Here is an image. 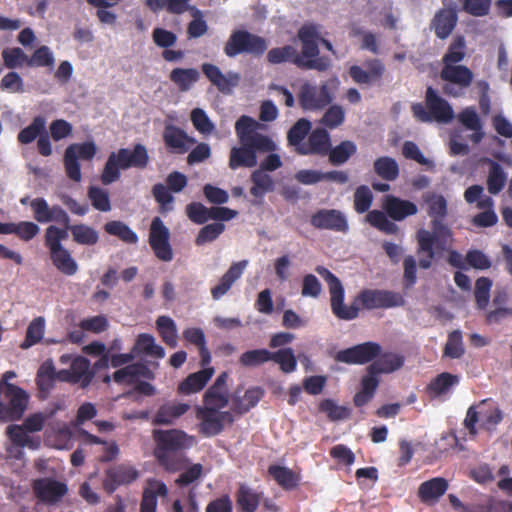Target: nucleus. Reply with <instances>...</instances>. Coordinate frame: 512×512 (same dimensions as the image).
Listing matches in <instances>:
<instances>
[{
  "label": "nucleus",
  "instance_id": "obj_1",
  "mask_svg": "<svg viewBox=\"0 0 512 512\" xmlns=\"http://www.w3.org/2000/svg\"><path fill=\"white\" fill-rule=\"evenodd\" d=\"M428 204V215L432 218L431 229L428 231L420 229L416 234L418 242L417 254L425 256L419 258V266L422 269H429L435 258V250L444 251L452 242V233L447 225L443 223L447 216V201L442 195L431 194L424 196Z\"/></svg>",
  "mask_w": 512,
  "mask_h": 512
},
{
  "label": "nucleus",
  "instance_id": "obj_2",
  "mask_svg": "<svg viewBox=\"0 0 512 512\" xmlns=\"http://www.w3.org/2000/svg\"><path fill=\"white\" fill-rule=\"evenodd\" d=\"M262 124L250 116L242 115L235 123V132L240 146L230 150L229 167L236 170L240 167L252 168L257 165V153L273 152L275 142L258 130Z\"/></svg>",
  "mask_w": 512,
  "mask_h": 512
},
{
  "label": "nucleus",
  "instance_id": "obj_3",
  "mask_svg": "<svg viewBox=\"0 0 512 512\" xmlns=\"http://www.w3.org/2000/svg\"><path fill=\"white\" fill-rule=\"evenodd\" d=\"M466 56V42L462 35H457L450 43L442 58L440 78L445 82L443 92L453 98L463 97L474 80L470 68L459 64Z\"/></svg>",
  "mask_w": 512,
  "mask_h": 512
},
{
  "label": "nucleus",
  "instance_id": "obj_4",
  "mask_svg": "<svg viewBox=\"0 0 512 512\" xmlns=\"http://www.w3.org/2000/svg\"><path fill=\"white\" fill-rule=\"evenodd\" d=\"M152 436L156 444L154 456L159 465L168 472L181 470L183 460L179 453L193 446L194 437L179 429H155Z\"/></svg>",
  "mask_w": 512,
  "mask_h": 512
},
{
  "label": "nucleus",
  "instance_id": "obj_5",
  "mask_svg": "<svg viewBox=\"0 0 512 512\" xmlns=\"http://www.w3.org/2000/svg\"><path fill=\"white\" fill-rule=\"evenodd\" d=\"M149 159L148 151L143 144H136L133 149L120 148L116 152H111L100 175L101 183L110 185L118 181L121 170L145 169Z\"/></svg>",
  "mask_w": 512,
  "mask_h": 512
},
{
  "label": "nucleus",
  "instance_id": "obj_6",
  "mask_svg": "<svg viewBox=\"0 0 512 512\" xmlns=\"http://www.w3.org/2000/svg\"><path fill=\"white\" fill-rule=\"evenodd\" d=\"M411 112L413 117L422 123L448 124L455 118L451 104L432 86L426 88L424 103H413Z\"/></svg>",
  "mask_w": 512,
  "mask_h": 512
},
{
  "label": "nucleus",
  "instance_id": "obj_7",
  "mask_svg": "<svg viewBox=\"0 0 512 512\" xmlns=\"http://www.w3.org/2000/svg\"><path fill=\"white\" fill-rule=\"evenodd\" d=\"M267 40L247 30H234L224 45L226 56L233 58L240 54L261 57L267 50Z\"/></svg>",
  "mask_w": 512,
  "mask_h": 512
},
{
  "label": "nucleus",
  "instance_id": "obj_8",
  "mask_svg": "<svg viewBox=\"0 0 512 512\" xmlns=\"http://www.w3.org/2000/svg\"><path fill=\"white\" fill-rule=\"evenodd\" d=\"M315 271L327 282L330 293L331 310L341 320H353L358 317L359 307L344 304V288L340 279L324 266H317Z\"/></svg>",
  "mask_w": 512,
  "mask_h": 512
},
{
  "label": "nucleus",
  "instance_id": "obj_9",
  "mask_svg": "<svg viewBox=\"0 0 512 512\" xmlns=\"http://www.w3.org/2000/svg\"><path fill=\"white\" fill-rule=\"evenodd\" d=\"M267 61L270 64L289 62L302 70L326 71L330 67L329 59L306 60L300 57L297 49L292 45L272 48L267 53Z\"/></svg>",
  "mask_w": 512,
  "mask_h": 512
},
{
  "label": "nucleus",
  "instance_id": "obj_10",
  "mask_svg": "<svg viewBox=\"0 0 512 512\" xmlns=\"http://www.w3.org/2000/svg\"><path fill=\"white\" fill-rule=\"evenodd\" d=\"M6 403H0V420L16 421L21 419L28 406V393L14 384H6L3 391Z\"/></svg>",
  "mask_w": 512,
  "mask_h": 512
},
{
  "label": "nucleus",
  "instance_id": "obj_11",
  "mask_svg": "<svg viewBox=\"0 0 512 512\" xmlns=\"http://www.w3.org/2000/svg\"><path fill=\"white\" fill-rule=\"evenodd\" d=\"M139 477L140 471L131 463L113 464L105 469L102 486L108 494H113L119 487L128 486Z\"/></svg>",
  "mask_w": 512,
  "mask_h": 512
},
{
  "label": "nucleus",
  "instance_id": "obj_12",
  "mask_svg": "<svg viewBox=\"0 0 512 512\" xmlns=\"http://www.w3.org/2000/svg\"><path fill=\"white\" fill-rule=\"evenodd\" d=\"M333 93L328 83H322L319 87L305 82L298 93V101L303 110H322L332 103Z\"/></svg>",
  "mask_w": 512,
  "mask_h": 512
},
{
  "label": "nucleus",
  "instance_id": "obj_13",
  "mask_svg": "<svg viewBox=\"0 0 512 512\" xmlns=\"http://www.w3.org/2000/svg\"><path fill=\"white\" fill-rule=\"evenodd\" d=\"M382 347L373 341L363 342L352 347L339 350L334 359L348 365H364L372 363L381 353Z\"/></svg>",
  "mask_w": 512,
  "mask_h": 512
},
{
  "label": "nucleus",
  "instance_id": "obj_14",
  "mask_svg": "<svg viewBox=\"0 0 512 512\" xmlns=\"http://www.w3.org/2000/svg\"><path fill=\"white\" fill-rule=\"evenodd\" d=\"M196 417L200 421L199 432L205 437H212L219 435L223 429L224 424H232L234 417L229 411H219L214 407H198Z\"/></svg>",
  "mask_w": 512,
  "mask_h": 512
},
{
  "label": "nucleus",
  "instance_id": "obj_15",
  "mask_svg": "<svg viewBox=\"0 0 512 512\" xmlns=\"http://www.w3.org/2000/svg\"><path fill=\"white\" fill-rule=\"evenodd\" d=\"M355 302H359L362 308L367 310L378 308H393L404 305V298L400 293L379 290L364 289L356 297Z\"/></svg>",
  "mask_w": 512,
  "mask_h": 512
},
{
  "label": "nucleus",
  "instance_id": "obj_16",
  "mask_svg": "<svg viewBox=\"0 0 512 512\" xmlns=\"http://www.w3.org/2000/svg\"><path fill=\"white\" fill-rule=\"evenodd\" d=\"M149 245L155 256L164 262L173 259V249L170 244V231L160 217H154L149 229Z\"/></svg>",
  "mask_w": 512,
  "mask_h": 512
},
{
  "label": "nucleus",
  "instance_id": "obj_17",
  "mask_svg": "<svg viewBox=\"0 0 512 512\" xmlns=\"http://www.w3.org/2000/svg\"><path fill=\"white\" fill-rule=\"evenodd\" d=\"M32 489L36 498L47 505L57 504L68 492V487L64 482L57 481L51 477L34 480Z\"/></svg>",
  "mask_w": 512,
  "mask_h": 512
},
{
  "label": "nucleus",
  "instance_id": "obj_18",
  "mask_svg": "<svg viewBox=\"0 0 512 512\" xmlns=\"http://www.w3.org/2000/svg\"><path fill=\"white\" fill-rule=\"evenodd\" d=\"M30 206L34 219L39 223L56 222L68 228L71 226L68 213L59 205L50 207L44 198L38 197L30 202Z\"/></svg>",
  "mask_w": 512,
  "mask_h": 512
},
{
  "label": "nucleus",
  "instance_id": "obj_19",
  "mask_svg": "<svg viewBox=\"0 0 512 512\" xmlns=\"http://www.w3.org/2000/svg\"><path fill=\"white\" fill-rule=\"evenodd\" d=\"M311 225L320 230L346 233L349 225L345 215L336 209H320L310 219Z\"/></svg>",
  "mask_w": 512,
  "mask_h": 512
},
{
  "label": "nucleus",
  "instance_id": "obj_20",
  "mask_svg": "<svg viewBox=\"0 0 512 512\" xmlns=\"http://www.w3.org/2000/svg\"><path fill=\"white\" fill-rule=\"evenodd\" d=\"M297 36L301 42V53H299L300 57H303V59L306 60L328 59L325 56H319V25L313 23L304 24L298 30Z\"/></svg>",
  "mask_w": 512,
  "mask_h": 512
},
{
  "label": "nucleus",
  "instance_id": "obj_21",
  "mask_svg": "<svg viewBox=\"0 0 512 512\" xmlns=\"http://www.w3.org/2000/svg\"><path fill=\"white\" fill-rule=\"evenodd\" d=\"M365 67L352 65L349 68V75L359 85H372L380 83L385 73V65L380 59H369L365 61Z\"/></svg>",
  "mask_w": 512,
  "mask_h": 512
},
{
  "label": "nucleus",
  "instance_id": "obj_22",
  "mask_svg": "<svg viewBox=\"0 0 512 512\" xmlns=\"http://www.w3.org/2000/svg\"><path fill=\"white\" fill-rule=\"evenodd\" d=\"M201 69L207 79L223 94H230L240 80L238 73L230 71L223 74L218 66L211 63H203Z\"/></svg>",
  "mask_w": 512,
  "mask_h": 512
},
{
  "label": "nucleus",
  "instance_id": "obj_23",
  "mask_svg": "<svg viewBox=\"0 0 512 512\" xmlns=\"http://www.w3.org/2000/svg\"><path fill=\"white\" fill-rule=\"evenodd\" d=\"M382 208L388 217L394 221H402L418 212V207L415 203L394 195L384 196Z\"/></svg>",
  "mask_w": 512,
  "mask_h": 512
},
{
  "label": "nucleus",
  "instance_id": "obj_24",
  "mask_svg": "<svg viewBox=\"0 0 512 512\" xmlns=\"http://www.w3.org/2000/svg\"><path fill=\"white\" fill-rule=\"evenodd\" d=\"M227 372H222L215 380L213 385L208 388L203 397L204 407H214L220 410L227 406L229 402L227 388Z\"/></svg>",
  "mask_w": 512,
  "mask_h": 512
},
{
  "label": "nucleus",
  "instance_id": "obj_25",
  "mask_svg": "<svg viewBox=\"0 0 512 512\" xmlns=\"http://www.w3.org/2000/svg\"><path fill=\"white\" fill-rule=\"evenodd\" d=\"M458 15L455 8L439 9L431 20L430 27L434 30L437 38L444 40L448 38L455 29Z\"/></svg>",
  "mask_w": 512,
  "mask_h": 512
},
{
  "label": "nucleus",
  "instance_id": "obj_26",
  "mask_svg": "<svg viewBox=\"0 0 512 512\" xmlns=\"http://www.w3.org/2000/svg\"><path fill=\"white\" fill-rule=\"evenodd\" d=\"M457 121L468 131H472L469 139L474 144H479L485 133L483 131V122L474 106L463 108L456 116Z\"/></svg>",
  "mask_w": 512,
  "mask_h": 512
},
{
  "label": "nucleus",
  "instance_id": "obj_27",
  "mask_svg": "<svg viewBox=\"0 0 512 512\" xmlns=\"http://www.w3.org/2000/svg\"><path fill=\"white\" fill-rule=\"evenodd\" d=\"M330 146L331 138L328 131L324 128H316L309 134L306 145L298 149V154L326 156Z\"/></svg>",
  "mask_w": 512,
  "mask_h": 512
},
{
  "label": "nucleus",
  "instance_id": "obj_28",
  "mask_svg": "<svg viewBox=\"0 0 512 512\" xmlns=\"http://www.w3.org/2000/svg\"><path fill=\"white\" fill-rule=\"evenodd\" d=\"M247 265V260H241L233 263L220 278L219 283L211 288L212 298L214 300L222 298L231 289L233 284L242 276Z\"/></svg>",
  "mask_w": 512,
  "mask_h": 512
},
{
  "label": "nucleus",
  "instance_id": "obj_29",
  "mask_svg": "<svg viewBox=\"0 0 512 512\" xmlns=\"http://www.w3.org/2000/svg\"><path fill=\"white\" fill-rule=\"evenodd\" d=\"M214 374L213 367H203V369L189 374L178 385V393L183 395H190L201 391Z\"/></svg>",
  "mask_w": 512,
  "mask_h": 512
},
{
  "label": "nucleus",
  "instance_id": "obj_30",
  "mask_svg": "<svg viewBox=\"0 0 512 512\" xmlns=\"http://www.w3.org/2000/svg\"><path fill=\"white\" fill-rule=\"evenodd\" d=\"M235 500L238 512H256L262 500V493L242 483L235 493Z\"/></svg>",
  "mask_w": 512,
  "mask_h": 512
},
{
  "label": "nucleus",
  "instance_id": "obj_31",
  "mask_svg": "<svg viewBox=\"0 0 512 512\" xmlns=\"http://www.w3.org/2000/svg\"><path fill=\"white\" fill-rule=\"evenodd\" d=\"M165 145L177 153H185L188 149V143H194L195 140L189 138L187 134L174 125H168L163 132Z\"/></svg>",
  "mask_w": 512,
  "mask_h": 512
},
{
  "label": "nucleus",
  "instance_id": "obj_32",
  "mask_svg": "<svg viewBox=\"0 0 512 512\" xmlns=\"http://www.w3.org/2000/svg\"><path fill=\"white\" fill-rule=\"evenodd\" d=\"M168 494L167 486L164 482L150 480L149 487L144 489L140 503V512H156L157 496L165 497Z\"/></svg>",
  "mask_w": 512,
  "mask_h": 512
},
{
  "label": "nucleus",
  "instance_id": "obj_33",
  "mask_svg": "<svg viewBox=\"0 0 512 512\" xmlns=\"http://www.w3.org/2000/svg\"><path fill=\"white\" fill-rule=\"evenodd\" d=\"M448 489V481L442 477H435L424 481L418 489V496L422 502L427 503L443 496Z\"/></svg>",
  "mask_w": 512,
  "mask_h": 512
},
{
  "label": "nucleus",
  "instance_id": "obj_34",
  "mask_svg": "<svg viewBox=\"0 0 512 512\" xmlns=\"http://www.w3.org/2000/svg\"><path fill=\"white\" fill-rule=\"evenodd\" d=\"M190 408L186 403H167L157 410L153 423L156 425H171L173 421L184 415Z\"/></svg>",
  "mask_w": 512,
  "mask_h": 512
},
{
  "label": "nucleus",
  "instance_id": "obj_35",
  "mask_svg": "<svg viewBox=\"0 0 512 512\" xmlns=\"http://www.w3.org/2000/svg\"><path fill=\"white\" fill-rule=\"evenodd\" d=\"M268 473L284 490L290 491L299 485L300 476L290 468L280 465H270Z\"/></svg>",
  "mask_w": 512,
  "mask_h": 512
},
{
  "label": "nucleus",
  "instance_id": "obj_36",
  "mask_svg": "<svg viewBox=\"0 0 512 512\" xmlns=\"http://www.w3.org/2000/svg\"><path fill=\"white\" fill-rule=\"evenodd\" d=\"M70 370L73 373L74 383H80L82 388L87 387L95 376V372L91 370L90 361L83 356L72 359Z\"/></svg>",
  "mask_w": 512,
  "mask_h": 512
},
{
  "label": "nucleus",
  "instance_id": "obj_37",
  "mask_svg": "<svg viewBox=\"0 0 512 512\" xmlns=\"http://www.w3.org/2000/svg\"><path fill=\"white\" fill-rule=\"evenodd\" d=\"M183 338L198 347L201 366H208L211 362V354L207 348L203 330L201 328H187L183 331Z\"/></svg>",
  "mask_w": 512,
  "mask_h": 512
},
{
  "label": "nucleus",
  "instance_id": "obj_38",
  "mask_svg": "<svg viewBox=\"0 0 512 512\" xmlns=\"http://www.w3.org/2000/svg\"><path fill=\"white\" fill-rule=\"evenodd\" d=\"M264 396V390L261 387H252L244 393V396L234 397L232 401L233 412L242 415L255 407Z\"/></svg>",
  "mask_w": 512,
  "mask_h": 512
},
{
  "label": "nucleus",
  "instance_id": "obj_39",
  "mask_svg": "<svg viewBox=\"0 0 512 512\" xmlns=\"http://www.w3.org/2000/svg\"><path fill=\"white\" fill-rule=\"evenodd\" d=\"M404 357L393 352H384L369 365L381 374H389L399 370L404 365Z\"/></svg>",
  "mask_w": 512,
  "mask_h": 512
},
{
  "label": "nucleus",
  "instance_id": "obj_40",
  "mask_svg": "<svg viewBox=\"0 0 512 512\" xmlns=\"http://www.w3.org/2000/svg\"><path fill=\"white\" fill-rule=\"evenodd\" d=\"M200 73L195 68H174L169 75V79L180 91L186 92L199 80Z\"/></svg>",
  "mask_w": 512,
  "mask_h": 512
},
{
  "label": "nucleus",
  "instance_id": "obj_41",
  "mask_svg": "<svg viewBox=\"0 0 512 512\" xmlns=\"http://www.w3.org/2000/svg\"><path fill=\"white\" fill-rule=\"evenodd\" d=\"M50 258L58 271L67 276H72L78 271V264L65 247L51 252Z\"/></svg>",
  "mask_w": 512,
  "mask_h": 512
},
{
  "label": "nucleus",
  "instance_id": "obj_42",
  "mask_svg": "<svg viewBox=\"0 0 512 512\" xmlns=\"http://www.w3.org/2000/svg\"><path fill=\"white\" fill-rule=\"evenodd\" d=\"M28 431L22 425L12 424L6 428V435L11 442L20 448L29 447L36 449L40 445L39 439H34L28 435Z\"/></svg>",
  "mask_w": 512,
  "mask_h": 512
},
{
  "label": "nucleus",
  "instance_id": "obj_43",
  "mask_svg": "<svg viewBox=\"0 0 512 512\" xmlns=\"http://www.w3.org/2000/svg\"><path fill=\"white\" fill-rule=\"evenodd\" d=\"M489 164L487 189L490 194L497 195L502 191L506 184L507 174L498 162L490 160Z\"/></svg>",
  "mask_w": 512,
  "mask_h": 512
},
{
  "label": "nucleus",
  "instance_id": "obj_44",
  "mask_svg": "<svg viewBox=\"0 0 512 512\" xmlns=\"http://www.w3.org/2000/svg\"><path fill=\"white\" fill-rule=\"evenodd\" d=\"M356 151V144L350 140H345L333 148L330 146L327 155L329 157V162L334 166H338L346 163L350 157L356 153Z\"/></svg>",
  "mask_w": 512,
  "mask_h": 512
},
{
  "label": "nucleus",
  "instance_id": "obj_45",
  "mask_svg": "<svg viewBox=\"0 0 512 512\" xmlns=\"http://www.w3.org/2000/svg\"><path fill=\"white\" fill-rule=\"evenodd\" d=\"M156 327L163 342L170 348H175L177 342V327L172 318L169 316H159L156 320Z\"/></svg>",
  "mask_w": 512,
  "mask_h": 512
},
{
  "label": "nucleus",
  "instance_id": "obj_46",
  "mask_svg": "<svg viewBox=\"0 0 512 512\" xmlns=\"http://www.w3.org/2000/svg\"><path fill=\"white\" fill-rule=\"evenodd\" d=\"M374 171L383 180L394 181L399 176V165L394 158L382 156L374 161Z\"/></svg>",
  "mask_w": 512,
  "mask_h": 512
},
{
  "label": "nucleus",
  "instance_id": "obj_47",
  "mask_svg": "<svg viewBox=\"0 0 512 512\" xmlns=\"http://www.w3.org/2000/svg\"><path fill=\"white\" fill-rule=\"evenodd\" d=\"M459 377L448 372L437 375L427 386V391L434 397L447 393L452 386L458 384Z\"/></svg>",
  "mask_w": 512,
  "mask_h": 512
},
{
  "label": "nucleus",
  "instance_id": "obj_48",
  "mask_svg": "<svg viewBox=\"0 0 512 512\" xmlns=\"http://www.w3.org/2000/svg\"><path fill=\"white\" fill-rule=\"evenodd\" d=\"M104 230L107 234L118 237L126 244H136L138 242L137 234L122 221H109L104 225Z\"/></svg>",
  "mask_w": 512,
  "mask_h": 512
},
{
  "label": "nucleus",
  "instance_id": "obj_49",
  "mask_svg": "<svg viewBox=\"0 0 512 512\" xmlns=\"http://www.w3.org/2000/svg\"><path fill=\"white\" fill-rule=\"evenodd\" d=\"M311 130V122L305 118L299 119L288 131L287 141L290 146L295 147L296 152L306 143L303 140L307 137Z\"/></svg>",
  "mask_w": 512,
  "mask_h": 512
},
{
  "label": "nucleus",
  "instance_id": "obj_50",
  "mask_svg": "<svg viewBox=\"0 0 512 512\" xmlns=\"http://www.w3.org/2000/svg\"><path fill=\"white\" fill-rule=\"evenodd\" d=\"M46 130V120L42 116H36L32 122L17 135V140L21 144H30L38 139Z\"/></svg>",
  "mask_w": 512,
  "mask_h": 512
},
{
  "label": "nucleus",
  "instance_id": "obj_51",
  "mask_svg": "<svg viewBox=\"0 0 512 512\" xmlns=\"http://www.w3.org/2000/svg\"><path fill=\"white\" fill-rule=\"evenodd\" d=\"M387 216L384 211L372 210L368 212L366 220L379 231L388 235H395L398 233L399 228L394 222L390 221Z\"/></svg>",
  "mask_w": 512,
  "mask_h": 512
},
{
  "label": "nucleus",
  "instance_id": "obj_52",
  "mask_svg": "<svg viewBox=\"0 0 512 512\" xmlns=\"http://www.w3.org/2000/svg\"><path fill=\"white\" fill-rule=\"evenodd\" d=\"M69 228L73 241L79 245L92 246L99 240L98 232L86 224H75L69 226Z\"/></svg>",
  "mask_w": 512,
  "mask_h": 512
},
{
  "label": "nucleus",
  "instance_id": "obj_53",
  "mask_svg": "<svg viewBox=\"0 0 512 512\" xmlns=\"http://www.w3.org/2000/svg\"><path fill=\"white\" fill-rule=\"evenodd\" d=\"M251 181L253 186L250 189V193L254 197H262L265 193L272 191L274 188L271 176L261 169L252 172Z\"/></svg>",
  "mask_w": 512,
  "mask_h": 512
},
{
  "label": "nucleus",
  "instance_id": "obj_54",
  "mask_svg": "<svg viewBox=\"0 0 512 512\" xmlns=\"http://www.w3.org/2000/svg\"><path fill=\"white\" fill-rule=\"evenodd\" d=\"M320 412L326 414L331 421H340L348 419L351 415V410L346 406H339L332 399H323L318 405Z\"/></svg>",
  "mask_w": 512,
  "mask_h": 512
},
{
  "label": "nucleus",
  "instance_id": "obj_55",
  "mask_svg": "<svg viewBox=\"0 0 512 512\" xmlns=\"http://www.w3.org/2000/svg\"><path fill=\"white\" fill-rule=\"evenodd\" d=\"M279 365L283 373H292L297 368V359L292 348H282L278 351L271 352V360Z\"/></svg>",
  "mask_w": 512,
  "mask_h": 512
},
{
  "label": "nucleus",
  "instance_id": "obj_56",
  "mask_svg": "<svg viewBox=\"0 0 512 512\" xmlns=\"http://www.w3.org/2000/svg\"><path fill=\"white\" fill-rule=\"evenodd\" d=\"M465 353L463 336L460 330H453L449 333L447 342L444 346L443 356L451 359H459Z\"/></svg>",
  "mask_w": 512,
  "mask_h": 512
},
{
  "label": "nucleus",
  "instance_id": "obj_57",
  "mask_svg": "<svg viewBox=\"0 0 512 512\" xmlns=\"http://www.w3.org/2000/svg\"><path fill=\"white\" fill-rule=\"evenodd\" d=\"M1 55L4 66L8 69L19 68L23 65L28 66L29 57L19 47L5 48L3 49Z\"/></svg>",
  "mask_w": 512,
  "mask_h": 512
},
{
  "label": "nucleus",
  "instance_id": "obj_58",
  "mask_svg": "<svg viewBox=\"0 0 512 512\" xmlns=\"http://www.w3.org/2000/svg\"><path fill=\"white\" fill-rule=\"evenodd\" d=\"M44 327V319L42 317L35 318L27 327L25 340L20 347L22 349H28L29 347L39 343L43 338Z\"/></svg>",
  "mask_w": 512,
  "mask_h": 512
},
{
  "label": "nucleus",
  "instance_id": "obj_59",
  "mask_svg": "<svg viewBox=\"0 0 512 512\" xmlns=\"http://www.w3.org/2000/svg\"><path fill=\"white\" fill-rule=\"evenodd\" d=\"M87 196L94 209L101 212H108L111 210V203L107 190L97 186H90L88 188Z\"/></svg>",
  "mask_w": 512,
  "mask_h": 512
},
{
  "label": "nucleus",
  "instance_id": "obj_60",
  "mask_svg": "<svg viewBox=\"0 0 512 512\" xmlns=\"http://www.w3.org/2000/svg\"><path fill=\"white\" fill-rule=\"evenodd\" d=\"M271 360V351L267 349H254L244 352L239 363L244 367H256Z\"/></svg>",
  "mask_w": 512,
  "mask_h": 512
},
{
  "label": "nucleus",
  "instance_id": "obj_61",
  "mask_svg": "<svg viewBox=\"0 0 512 512\" xmlns=\"http://www.w3.org/2000/svg\"><path fill=\"white\" fill-rule=\"evenodd\" d=\"M55 58L48 46H40L28 59V67H50L53 68Z\"/></svg>",
  "mask_w": 512,
  "mask_h": 512
},
{
  "label": "nucleus",
  "instance_id": "obj_62",
  "mask_svg": "<svg viewBox=\"0 0 512 512\" xmlns=\"http://www.w3.org/2000/svg\"><path fill=\"white\" fill-rule=\"evenodd\" d=\"M492 281L487 277H480L475 283V301L478 309H485L488 306L490 299V290Z\"/></svg>",
  "mask_w": 512,
  "mask_h": 512
},
{
  "label": "nucleus",
  "instance_id": "obj_63",
  "mask_svg": "<svg viewBox=\"0 0 512 512\" xmlns=\"http://www.w3.org/2000/svg\"><path fill=\"white\" fill-rule=\"evenodd\" d=\"M373 194L366 185H360L354 193V209L357 213L363 214L369 210L372 205Z\"/></svg>",
  "mask_w": 512,
  "mask_h": 512
},
{
  "label": "nucleus",
  "instance_id": "obj_64",
  "mask_svg": "<svg viewBox=\"0 0 512 512\" xmlns=\"http://www.w3.org/2000/svg\"><path fill=\"white\" fill-rule=\"evenodd\" d=\"M225 230L223 223H212L202 227L195 239L197 246H202L206 243L216 240Z\"/></svg>",
  "mask_w": 512,
  "mask_h": 512
}]
</instances>
